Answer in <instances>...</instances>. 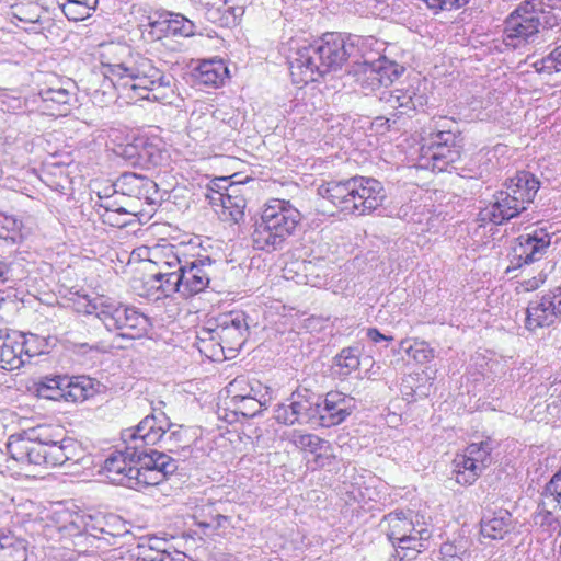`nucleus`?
Returning a JSON list of instances; mask_svg holds the SVG:
<instances>
[{
  "instance_id": "a18cd8bd",
  "label": "nucleus",
  "mask_w": 561,
  "mask_h": 561,
  "mask_svg": "<svg viewBox=\"0 0 561 561\" xmlns=\"http://www.w3.org/2000/svg\"><path fill=\"white\" fill-rule=\"evenodd\" d=\"M135 144L127 145L124 149V153L129 158L138 156L140 158L147 157L153 162H156V154L159 151L157 144L154 141H159V139L153 138L149 139L147 137L140 136L134 138Z\"/></svg>"
},
{
  "instance_id": "ea45409f",
  "label": "nucleus",
  "mask_w": 561,
  "mask_h": 561,
  "mask_svg": "<svg viewBox=\"0 0 561 561\" xmlns=\"http://www.w3.org/2000/svg\"><path fill=\"white\" fill-rule=\"evenodd\" d=\"M449 124H454V121L447 119L446 117L439 118L435 125L437 129L431 134L430 141L425 146H458L456 131L451 129Z\"/></svg>"
},
{
  "instance_id": "37998d69",
  "label": "nucleus",
  "mask_w": 561,
  "mask_h": 561,
  "mask_svg": "<svg viewBox=\"0 0 561 561\" xmlns=\"http://www.w3.org/2000/svg\"><path fill=\"white\" fill-rule=\"evenodd\" d=\"M492 449V442L486 439L480 443H471L460 455L462 457L472 459V461L476 462L478 467L484 470L491 463Z\"/></svg>"
},
{
  "instance_id": "3c124183",
  "label": "nucleus",
  "mask_w": 561,
  "mask_h": 561,
  "mask_svg": "<svg viewBox=\"0 0 561 561\" xmlns=\"http://www.w3.org/2000/svg\"><path fill=\"white\" fill-rule=\"evenodd\" d=\"M215 503L207 502L195 507L192 515L195 524L203 529L204 535L209 536L208 528L217 513Z\"/></svg>"
},
{
  "instance_id": "20e7f679",
  "label": "nucleus",
  "mask_w": 561,
  "mask_h": 561,
  "mask_svg": "<svg viewBox=\"0 0 561 561\" xmlns=\"http://www.w3.org/2000/svg\"><path fill=\"white\" fill-rule=\"evenodd\" d=\"M352 43L351 70L362 89L391 84L404 67L382 55L385 43L373 36L350 35Z\"/></svg>"
},
{
  "instance_id": "aec40b11",
  "label": "nucleus",
  "mask_w": 561,
  "mask_h": 561,
  "mask_svg": "<svg viewBox=\"0 0 561 561\" xmlns=\"http://www.w3.org/2000/svg\"><path fill=\"white\" fill-rule=\"evenodd\" d=\"M505 191L516 196L518 202L527 206L534 202L535 196L540 187L539 180L528 171H518L512 178L505 181Z\"/></svg>"
},
{
  "instance_id": "cd10ccee",
  "label": "nucleus",
  "mask_w": 561,
  "mask_h": 561,
  "mask_svg": "<svg viewBox=\"0 0 561 561\" xmlns=\"http://www.w3.org/2000/svg\"><path fill=\"white\" fill-rule=\"evenodd\" d=\"M197 71L198 82L206 87H219L229 75L222 60H205L198 66Z\"/></svg>"
},
{
  "instance_id": "f8f14e48",
  "label": "nucleus",
  "mask_w": 561,
  "mask_h": 561,
  "mask_svg": "<svg viewBox=\"0 0 561 561\" xmlns=\"http://www.w3.org/2000/svg\"><path fill=\"white\" fill-rule=\"evenodd\" d=\"M64 528L70 536L87 534L98 539L124 534V524L117 515L100 512L94 515L76 514Z\"/></svg>"
},
{
  "instance_id": "bb28decb",
  "label": "nucleus",
  "mask_w": 561,
  "mask_h": 561,
  "mask_svg": "<svg viewBox=\"0 0 561 561\" xmlns=\"http://www.w3.org/2000/svg\"><path fill=\"white\" fill-rule=\"evenodd\" d=\"M180 273H156L150 277V288L156 290V299L172 297L179 294L182 297V280Z\"/></svg>"
},
{
  "instance_id": "c756f323",
  "label": "nucleus",
  "mask_w": 561,
  "mask_h": 561,
  "mask_svg": "<svg viewBox=\"0 0 561 561\" xmlns=\"http://www.w3.org/2000/svg\"><path fill=\"white\" fill-rule=\"evenodd\" d=\"M227 409L236 415H242L243 417H254L264 408H266L267 399L266 392L257 396H249L245 399L239 401H225Z\"/></svg>"
},
{
  "instance_id": "052dcab7",
  "label": "nucleus",
  "mask_w": 561,
  "mask_h": 561,
  "mask_svg": "<svg viewBox=\"0 0 561 561\" xmlns=\"http://www.w3.org/2000/svg\"><path fill=\"white\" fill-rule=\"evenodd\" d=\"M96 208H102V211H122V213H130L129 209L125 208L116 198L111 196L102 197L99 196V201L95 202L94 205Z\"/></svg>"
},
{
  "instance_id": "5fc2aeb1",
  "label": "nucleus",
  "mask_w": 561,
  "mask_h": 561,
  "mask_svg": "<svg viewBox=\"0 0 561 561\" xmlns=\"http://www.w3.org/2000/svg\"><path fill=\"white\" fill-rule=\"evenodd\" d=\"M201 4V10L204 11L205 18L211 23L222 25L224 12L222 0H194Z\"/></svg>"
},
{
  "instance_id": "393cba45",
  "label": "nucleus",
  "mask_w": 561,
  "mask_h": 561,
  "mask_svg": "<svg viewBox=\"0 0 561 561\" xmlns=\"http://www.w3.org/2000/svg\"><path fill=\"white\" fill-rule=\"evenodd\" d=\"M237 191V186L231 185L229 188H226V192L215 191L209 196L210 203L213 205H220L236 222L242 218L245 206V201L238 194H234Z\"/></svg>"
},
{
  "instance_id": "473e14b6",
  "label": "nucleus",
  "mask_w": 561,
  "mask_h": 561,
  "mask_svg": "<svg viewBox=\"0 0 561 561\" xmlns=\"http://www.w3.org/2000/svg\"><path fill=\"white\" fill-rule=\"evenodd\" d=\"M33 390L38 398L60 401L64 394V376H44L36 380Z\"/></svg>"
},
{
  "instance_id": "13d9d810",
  "label": "nucleus",
  "mask_w": 561,
  "mask_h": 561,
  "mask_svg": "<svg viewBox=\"0 0 561 561\" xmlns=\"http://www.w3.org/2000/svg\"><path fill=\"white\" fill-rule=\"evenodd\" d=\"M428 9L438 12L443 10H454L466 5L469 0H422Z\"/></svg>"
},
{
  "instance_id": "dca6fc26",
  "label": "nucleus",
  "mask_w": 561,
  "mask_h": 561,
  "mask_svg": "<svg viewBox=\"0 0 561 561\" xmlns=\"http://www.w3.org/2000/svg\"><path fill=\"white\" fill-rule=\"evenodd\" d=\"M214 273V261L209 256L188 257L182 270V298L193 297L204 291Z\"/></svg>"
},
{
  "instance_id": "c03bdc74",
  "label": "nucleus",
  "mask_w": 561,
  "mask_h": 561,
  "mask_svg": "<svg viewBox=\"0 0 561 561\" xmlns=\"http://www.w3.org/2000/svg\"><path fill=\"white\" fill-rule=\"evenodd\" d=\"M100 60L101 65L128 62L131 56L129 46L118 43L101 44Z\"/></svg>"
},
{
  "instance_id": "de8ad7c7",
  "label": "nucleus",
  "mask_w": 561,
  "mask_h": 561,
  "mask_svg": "<svg viewBox=\"0 0 561 561\" xmlns=\"http://www.w3.org/2000/svg\"><path fill=\"white\" fill-rule=\"evenodd\" d=\"M335 365L343 376L350 375L359 367V352L356 347L343 348L334 358Z\"/></svg>"
},
{
  "instance_id": "7c9ffc66",
  "label": "nucleus",
  "mask_w": 561,
  "mask_h": 561,
  "mask_svg": "<svg viewBox=\"0 0 561 561\" xmlns=\"http://www.w3.org/2000/svg\"><path fill=\"white\" fill-rule=\"evenodd\" d=\"M93 392L90 379L82 376H64V394L62 400L78 402L84 401Z\"/></svg>"
},
{
  "instance_id": "79ce46f5",
  "label": "nucleus",
  "mask_w": 561,
  "mask_h": 561,
  "mask_svg": "<svg viewBox=\"0 0 561 561\" xmlns=\"http://www.w3.org/2000/svg\"><path fill=\"white\" fill-rule=\"evenodd\" d=\"M56 4L69 21H82L91 15L95 4L82 2L81 0H56Z\"/></svg>"
},
{
  "instance_id": "69168bd1",
  "label": "nucleus",
  "mask_w": 561,
  "mask_h": 561,
  "mask_svg": "<svg viewBox=\"0 0 561 561\" xmlns=\"http://www.w3.org/2000/svg\"><path fill=\"white\" fill-rule=\"evenodd\" d=\"M169 554L161 549H144L138 556L137 561H169Z\"/></svg>"
},
{
  "instance_id": "39448f33",
  "label": "nucleus",
  "mask_w": 561,
  "mask_h": 561,
  "mask_svg": "<svg viewBox=\"0 0 561 561\" xmlns=\"http://www.w3.org/2000/svg\"><path fill=\"white\" fill-rule=\"evenodd\" d=\"M318 194L340 210L359 216L377 210L386 199L381 182L366 176L323 183L318 187Z\"/></svg>"
},
{
  "instance_id": "4468645a",
  "label": "nucleus",
  "mask_w": 561,
  "mask_h": 561,
  "mask_svg": "<svg viewBox=\"0 0 561 561\" xmlns=\"http://www.w3.org/2000/svg\"><path fill=\"white\" fill-rule=\"evenodd\" d=\"M560 317L561 287H554L529 301L525 327L529 331H535L554 324Z\"/></svg>"
},
{
  "instance_id": "e2e57ef3",
  "label": "nucleus",
  "mask_w": 561,
  "mask_h": 561,
  "mask_svg": "<svg viewBox=\"0 0 561 561\" xmlns=\"http://www.w3.org/2000/svg\"><path fill=\"white\" fill-rule=\"evenodd\" d=\"M547 279V274L541 271L538 275L524 279L519 283L518 289L525 293L538 289Z\"/></svg>"
},
{
  "instance_id": "603ef678",
  "label": "nucleus",
  "mask_w": 561,
  "mask_h": 561,
  "mask_svg": "<svg viewBox=\"0 0 561 561\" xmlns=\"http://www.w3.org/2000/svg\"><path fill=\"white\" fill-rule=\"evenodd\" d=\"M251 0H222V25L236 24L244 14Z\"/></svg>"
},
{
  "instance_id": "338daca9",
  "label": "nucleus",
  "mask_w": 561,
  "mask_h": 561,
  "mask_svg": "<svg viewBox=\"0 0 561 561\" xmlns=\"http://www.w3.org/2000/svg\"><path fill=\"white\" fill-rule=\"evenodd\" d=\"M128 67V62H119L117 64H107L102 65V68L104 69V75L106 77H116L118 79L128 78V72L125 70V68Z\"/></svg>"
},
{
  "instance_id": "4be33fe9",
  "label": "nucleus",
  "mask_w": 561,
  "mask_h": 561,
  "mask_svg": "<svg viewBox=\"0 0 561 561\" xmlns=\"http://www.w3.org/2000/svg\"><path fill=\"white\" fill-rule=\"evenodd\" d=\"M18 331L0 329V368L15 370L23 366V360L18 356Z\"/></svg>"
},
{
  "instance_id": "8fccbe9b",
  "label": "nucleus",
  "mask_w": 561,
  "mask_h": 561,
  "mask_svg": "<svg viewBox=\"0 0 561 561\" xmlns=\"http://www.w3.org/2000/svg\"><path fill=\"white\" fill-rule=\"evenodd\" d=\"M188 256L181 252V249H169L164 253V259L160 262L158 273H182L184 270V261H187Z\"/></svg>"
},
{
  "instance_id": "423d86ee",
  "label": "nucleus",
  "mask_w": 561,
  "mask_h": 561,
  "mask_svg": "<svg viewBox=\"0 0 561 561\" xmlns=\"http://www.w3.org/2000/svg\"><path fill=\"white\" fill-rule=\"evenodd\" d=\"M300 221V211L289 201H267L252 233L253 247L266 252L282 249L286 240L296 232Z\"/></svg>"
},
{
  "instance_id": "0e129e2a",
  "label": "nucleus",
  "mask_w": 561,
  "mask_h": 561,
  "mask_svg": "<svg viewBox=\"0 0 561 561\" xmlns=\"http://www.w3.org/2000/svg\"><path fill=\"white\" fill-rule=\"evenodd\" d=\"M394 103L397 105H423L422 96L412 95L410 91L394 90Z\"/></svg>"
},
{
  "instance_id": "f3484780",
  "label": "nucleus",
  "mask_w": 561,
  "mask_h": 561,
  "mask_svg": "<svg viewBox=\"0 0 561 561\" xmlns=\"http://www.w3.org/2000/svg\"><path fill=\"white\" fill-rule=\"evenodd\" d=\"M459 159V146L442 147L422 145L414 153H411V160L415 161V167L432 170L433 172L448 171L449 167Z\"/></svg>"
},
{
  "instance_id": "c9c22d12",
  "label": "nucleus",
  "mask_w": 561,
  "mask_h": 561,
  "mask_svg": "<svg viewBox=\"0 0 561 561\" xmlns=\"http://www.w3.org/2000/svg\"><path fill=\"white\" fill-rule=\"evenodd\" d=\"M118 185L124 191L123 195L147 197L146 194L150 188L154 187L156 184L147 179L146 176L137 175L135 173L123 174L118 180Z\"/></svg>"
},
{
  "instance_id": "b1692460",
  "label": "nucleus",
  "mask_w": 561,
  "mask_h": 561,
  "mask_svg": "<svg viewBox=\"0 0 561 561\" xmlns=\"http://www.w3.org/2000/svg\"><path fill=\"white\" fill-rule=\"evenodd\" d=\"M538 15L541 43H546L548 41H552L553 43L561 42V8H540Z\"/></svg>"
},
{
  "instance_id": "e433bc0d",
  "label": "nucleus",
  "mask_w": 561,
  "mask_h": 561,
  "mask_svg": "<svg viewBox=\"0 0 561 561\" xmlns=\"http://www.w3.org/2000/svg\"><path fill=\"white\" fill-rule=\"evenodd\" d=\"M26 547L22 539L13 535H0V561H24Z\"/></svg>"
},
{
  "instance_id": "a19ab883",
  "label": "nucleus",
  "mask_w": 561,
  "mask_h": 561,
  "mask_svg": "<svg viewBox=\"0 0 561 561\" xmlns=\"http://www.w3.org/2000/svg\"><path fill=\"white\" fill-rule=\"evenodd\" d=\"M430 207L431 205L422 204L414 199L402 205L399 208L398 215L408 222L415 224L417 227H423L426 221V217L431 213Z\"/></svg>"
},
{
  "instance_id": "6ab92c4d",
  "label": "nucleus",
  "mask_w": 561,
  "mask_h": 561,
  "mask_svg": "<svg viewBox=\"0 0 561 561\" xmlns=\"http://www.w3.org/2000/svg\"><path fill=\"white\" fill-rule=\"evenodd\" d=\"M514 529L515 520L504 508L485 513L480 522L481 536L491 540H503Z\"/></svg>"
},
{
  "instance_id": "bf43d9fd",
  "label": "nucleus",
  "mask_w": 561,
  "mask_h": 561,
  "mask_svg": "<svg viewBox=\"0 0 561 561\" xmlns=\"http://www.w3.org/2000/svg\"><path fill=\"white\" fill-rule=\"evenodd\" d=\"M542 70L561 71V44L558 45L547 57L541 60Z\"/></svg>"
},
{
  "instance_id": "f03ea898",
  "label": "nucleus",
  "mask_w": 561,
  "mask_h": 561,
  "mask_svg": "<svg viewBox=\"0 0 561 561\" xmlns=\"http://www.w3.org/2000/svg\"><path fill=\"white\" fill-rule=\"evenodd\" d=\"M171 427V423L164 413L149 414L145 416L135 427L126 428L122 432V439L125 444L124 450L111 453L101 467V473L105 476L110 483L131 486V481L136 470L138 451L144 446H154L158 443L168 445V440L178 439L179 432H172L167 438L165 434Z\"/></svg>"
},
{
  "instance_id": "9d476101",
  "label": "nucleus",
  "mask_w": 561,
  "mask_h": 561,
  "mask_svg": "<svg viewBox=\"0 0 561 561\" xmlns=\"http://www.w3.org/2000/svg\"><path fill=\"white\" fill-rule=\"evenodd\" d=\"M504 43L514 48L524 44L541 43L539 15L528 4H519L504 21Z\"/></svg>"
},
{
  "instance_id": "4c0bfd02",
  "label": "nucleus",
  "mask_w": 561,
  "mask_h": 561,
  "mask_svg": "<svg viewBox=\"0 0 561 561\" xmlns=\"http://www.w3.org/2000/svg\"><path fill=\"white\" fill-rule=\"evenodd\" d=\"M28 229L13 216L0 217V238L13 243L22 242L28 236Z\"/></svg>"
},
{
  "instance_id": "49530a36",
  "label": "nucleus",
  "mask_w": 561,
  "mask_h": 561,
  "mask_svg": "<svg viewBox=\"0 0 561 561\" xmlns=\"http://www.w3.org/2000/svg\"><path fill=\"white\" fill-rule=\"evenodd\" d=\"M130 472L134 473L131 481L135 482V484H131L129 489L157 485L164 479V476L159 472V470L141 465H137L136 470H131Z\"/></svg>"
},
{
  "instance_id": "f257e3e1",
  "label": "nucleus",
  "mask_w": 561,
  "mask_h": 561,
  "mask_svg": "<svg viewBox=\"0 0 561 561\" xmlns=\"http://www.w3.org/2000/svg\"><path fill=\"white\" fill-rule=\"evenodd\" d=\"M7 449L10 458L21 468L31 465L58 467L69 461L76 463L83 456V449L75 438L65 436L62 428L47 424L11 435Z\"/></svg>"
},
{
  "instance_id": "72a5a7b5",
  "label": "nucleus",
  "mask_w": 561,
  "mask_h": 561,
  "mask_svg": "<svg viewBox=\"0 0 561 561\" xmlns=\"http://www.w3.org/2000/svg\"><path fill=\"white\" fill-rule=\"evenodd\" d=\"M19 346L18 356L23 360V366L31 360L32 357L45 353L47 346L45 339L39 337L36 334H25L18 331Z\"/></svg>"
},
{
  "instance_id": "680f3d73",
  "label": "nucleus",
  "mask_w": 561,
  "mask_h": 561,
  "mask_svg": "<svg viewBox=\"0 0 561 561\" xmlns=\"http://www.w3.org/2000/svg\"><path fill=\"white\" fill-rule=\"evenodd\" d=\"M231 526V519L229 516L221 514L217 511L211 526H209L208 531L209 536L215 534H224Z\"/></svg>"
},
{
  "instance_id": "5701e85b",
  "label": "nucleus",
  "mask_w": 561,
  "mask_h": 561,
  "mask_svg": "<svg viewBox=\"0 0 561 561\" xmlns=\"http://www.w3.org/2000/svg\"><path fill=\"white\" fill-rule=\"evenodd\" d=\"M289 400L294 407L298 424L318 421V396L304 389L293 392Z\"/></svg>"
},
{
  "instance_id": "58836bf2",
  "label": "nucleus",
  "mask_w": 561,
  "mask_h": 561,
  "mask_svg": "<svg viewBox=\"0 0 561 561\" xmlns=\"http://www.w3.org/2000/svg\"><path fill=\"white\" fill-rule=\"evenodd\" d=\"M400 348L417 364L430 363L435 356V352L430 344L421 340H414L413 342L408 339L402 340Z\"/></svg>"
},
{
  "instance_id": "0eeeda50",
  "label": "nucleus",
  "mask_w": 561,
  "mask_h": 561,
  "mask_svg": "<svg viewBox=\"0 0 561 561\" xmlns=\"http://www.w3.org/2000/svg\"><path fill=\"white\" fill-rule=\"evenodd\" d=\"M87 312L94 313L107 331L116 332L122 339H141L152 327L149 317L136 307L104 296L90 301Z\"/></svg>"
},
{
  "instance_id": "864d4df0",
  "label": "nucleus",
  "mask_w": 561,
  "mask_h": 561,
  "mask_svg": "<svg viewBox=\"0 0 561 561\" xmlns=\"http://www.w3.org/2000/svg\"><path fill=\"white\" fill-rule=\"evenodd\" d=\"M290 440L296 447L310 453H316L317 450H320L322 446L327 443L318 435L302 434L299 432H294Z\"/></svg>"
},
{
  "instance_id": "a878e982",
  "label": "nucleus",
  "mask_w": 561,
  "mask_h": 561,
  "mask_svg": "<svg viewBox=\"0 0 561 561\" xmlns=\"http://www.w3.org/2000/svg\"><path fill=\"white\" fill-rule=\"evenodd\" d=\"M128 72V78L147 79L150 83L159 81L162 77L161 71L152 64V60L140 55L133 54L128 58V67L125 68Z\"/></svg>"
},
{
  "instance_id": "ddd939ff",
  "label": "nucleus",
  "mask_w": 561,
  "mask_h": 561,
  "mask_svg": "<svg viewBox=\"0 0 561 561\" xmlns=\"http://www.w3.org/2000/svg\"><path fill=\"white\" fill-rule=\"evenodd\" d=\"M249 317L240 310L220 314L216 319L215 334L218 337L216 346L219 352L239 351L249 334Z\"/></svg>"
},
{
  "instance_id": "f704fd0d",
  "label": "nucleus",
  "mask_w": 561,
  "mask_h": 561,
  "mask_svg": "<svg viewBox=\"0 0 561 561\" xmlns=\"http://www.w3.org/2000/svg\"><path fill=\"white\" fill-rule=\"evenodd\" d=\"M263 391L262 385L257 381L250 382L245 377L240 376L233 379L225 388L226 401H239L249 396H257Z\"/></svg>"
},
{
  "instance_id": "774afa93",
  "label": "nucleus",
  "mask_w": 561,
  "mask_h": 561,
  "mask_svg": "<svg viewBox=\"0 0 561 561\" xmlns=\"http://www.w3.org/2000/svg\"><path fill=\"white\" fill-rule=\"evenodd\" d=\"M524 4H528L529 9L534 11L538 15V11L540 8L543 9H560L561 0H526L523 2Z\"/></svg>"
},
{
  "instance_id": "7ed1b4c3",
  "label": "nucleus",
  "mask_w": 561,
  "mask_h": 561,
  "mask_svg": "<svg viewBox=\"0 0 561 561\" xmlns=\"http://www.w3.org/2000/svg\"><path fill=\"white\" fill-rule=\"evenodd\" d=\"M352 43L350 35L325 33L311 44L297 46L288 57L294 83L307 84L331 71L340 70L351 62Z\"/></svg>"
},
{
  "instance_id": "c85d7f7f",
  "label": "nucleus",
  "mask_w": 561,
  "mask_h": 561,
  "mask_svg": "<svg viewBox=\"0 0 561 561\" xmlns=\"http://www.w3.org/2000/svg\"><path fill=\"white\" fill-rule=\"evenodd\" d=\"M144 446L138 451L137 463L159 470L164 477L176 469L174 461L165 454Z\"/></svg>"
},
{
  "instance_id": "6e6d98bb",
  "label": "nucleus",
  "mask_w": 561,
  "mask_h": 561,
  "mask_svg": "<svg viewBox=\"0 0 561 561\" xmlns=\"http://www.w3.org/2000/svg\"><path fill=\"white\" fill-rule=\"evenodd\" d=\"M274 419L284 425H294L298 423V419L295 415L294 407L289 398L284 403L278 404L274 410Z\"/></svg>"
},
{
  "instance_id": "09e8293b",
  "label": "nucleus",
  "mask_w": 561,
  "mask_h": 561,
  "mask_svg": "<svg viewBox=\"0 0 561 561\" xmlns=\"http://www.w3.org/2000/svg\"><path fill=\"white\" fill-rule=\"evenodd\" d=\"M197 347L201 353L207 357L213 358L218 355V347L216 346L218 337L215 334V328H202L197 331Z\"/></svg>"
},
{
  "instance_id": "6e6552de",
  "label": "nucleus",
  "mask_w": 561,
  "mask_h": 561,
  "mask_svg": "<svg viewBox=\"0 0 561 561\" xmlns=\"http://www.w3.org/2000/svg\"><path fill=\"white\" fill-rule=\"evenodd\" d=\"M385 522L388 524L387 536L400 560H412L427 547L432 531L426 526H420L417 538H409L407 531L412 529V519L408 518L403 512L389 513L385 516Z\"/></svg>"
},
{
  "instance_id": "412c9836",
  "label": "nucleus",
  "mask_w": 561,
  "mask_h": 561,
  "mask_svg": "<svg viewBox=\"0 0 561 561\" xmlns=\"http://www.w3.org/2000/svg\"><path fill=\"white\" fill-rule=\"evenodd\" d=\"M168 16L169 18L164 20L149 23L151 28L159 33L157 35L158 37H160L161 33H168L174 36L183 37H190L196 34V24L184 15L179 13H169Z\"/></svg>"
},
{
  "instance_id": "4d7b16f0",
  "label": "nucleus",
  "mask_w": 561,
  "mask_h": 561,
  "mask_svg": "<svg viewBox=\"0 0 561 561\" xmlns=\"http://www.w3.org/2000/svg\"><path fill=\"white\" fill-rule=\"evenodd\" d=\"M96 213L102 219L103 224L112 226V227H124L127 225L128 220L126 216L133 214L130 213H122V211H102V208H96Z\"/></svg>"
},
{
  "instance_id": "2eb2a0df",
  "label": "nucleus",
  "mask_w": 561,
  "mask_h": 561,
  "mask_svg": "<svg viewBox=\"0 0 561 561\" xmlns=\"http://www.w3.org/2000/svg\"><path fill=\"white\" fill-rule=\"evenodd\" d=\"M356 409V400L341 391H329L318 397V424L332 427L343 423Z\"/></svg>"
},
{
  "instance_id": "a211bd4d",
  "label": "nucleus",
  "mask_w": 561,
  "mask_h": 561,
  "mask_svg": "<svg viewBox=\"0 0 561 561\" xmlns=\"http://www.w3.org/2000/svg\"><path fill=\"white\" fill-rule=\"evenodd\" d=\"M527 208L518 202L516 196L502 190L493 195L492 202L479 211L482 225H502L518 216Z\"/></svg>"
},
{
  "instance_id": "1a4fd4ad",
  "label": "nucleus",
  "mask_w": 561,
  "mask_h": 561,
  "mask_svg": "<svg viewBox=\"0 0 561 561\" xmlns=\"http://www.w3.org/2000/svg\"><path fill=\"white\" fill-rule=\"evenodd\" d=\"M533 523L548 537L558 529L561 535V468L542 488L533 514Z\"/></svg>"
},
{
  "instance_id": "2f4dec72",
  "label": "nucleus",
  "mask_w": 561,
  "mask_h": 561,
  "mask_svg": "<svg viewBox=\"0 0 561 561\" xmlns=\"http://www.w3.org/2000/svg\"><path fill=\"white\" fill-rule=\"evenodd\" d=\"M453 465L455 480L458 484L463 486L472 485L483 471L472 459L462 457L459 454L456 455Z\"/></svg>"
},
{
  "instance_id": "9b49d317",
  "label": "nucleus",
  "mask_w": 561,
  "mask_h": 561,
  "mask_svg": "<svg viewBox=\"0 0 561 561\" xmlns=\"http://www.w3.org/2000/svg\"><path fill=\"white\" fill-rule=\"evenodd\" d=\"M551 244V236L546 229L537 228L517 237L510 253L511 270L519 268L540 261Z\"/></svg>"
}]
</instances>
